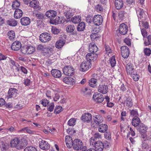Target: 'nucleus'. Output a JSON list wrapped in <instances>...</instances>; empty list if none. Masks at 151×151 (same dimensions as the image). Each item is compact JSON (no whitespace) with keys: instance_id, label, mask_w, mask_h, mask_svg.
I'll use <instances>...</instances> for the list:
<instances>
[{"instance_id":"1","label":"nucleus","mask_w":151,"mask_h":151,"mask_svg":"<svg viewBox=\"0 0 151 151\" xmlns=\"http://www.w3.org/2000/svg\"><path fill=\"white\" fill-rule=\"evenodd\" d=\"M98 55L97 54H91L90 53L87 54L86 56V58L87 59L86 61L82 62L80 66V70L84 72L88 70L91 68V63L90 61L94 62L98 58Z\"/></svg>"},{"instance_id":"2","label":"nucleus","mask_w":151,"mask_h":151,"mask_svg":"<svg viewBox=\"0 0 151 151\" xmlns=\"http://www.w3.org/2000/svg\"><path fill=\"white\" fill-rule=\"evenodd\" d=\"M11 145L12 147H15L18 149H22L24 146L23 144L21 143L19 139L17 138L11 141Z\"/></svg>"},{"instance_id":"3","label":"nucleus","mask_w":151,"mask_h":151,"mask_svg":"<svg viewBox=\"0 0 151 151\" xmlns=\"http://www.w3.org/2000/svg\"><path fill=\"white\" fill-rule=\"evenodd\" d=\"M64 74L68 76H72L74 75V69L70 65L65 66L63 68Z\"/></svg>"},{"instance_id":"4","label":"nucleus","mask_w":151,"mask_h":151,"mask_svg":"<svg viewBox=\"0 0 151 151\" xmlns=\"http://www.w3.org/2000/svg\"><path fill=\"white\" fill-rule=\"evenodd\" d=\"M73 147L75 150H81L83 147V143L82 141L78 139H75L73 142Z\"/></svg>"},{"instance_id":"5","label":"nucleus","mask_w":151,"mask_h":151,"mask_svg":"<svg viewBox=\"0 0 151 151\" xmlns=\"http://www.w3.org/2000/svg\"><path fill=\"white\" fill-rule=\"evenodd\" d=\"M39 39L42 42H46L51 40V37L48 33H43L40 35Z\"/></svg>"},{"instance_id":"6","label":"nucleus","mask_w":151,"mask_h":151,"mask_svg":"<svg viewBox=\"0 0 151 151\" xmlns=\"http://www.w3.org/2000/svg\"><path fill=\"white\" fill-rule=\"evenodd\" d=\"M93 99L96 103H100L104 100L103 95L98 92H95L93 96Z\"/></svg>"},{"instance_id":"7","label":"nucleus","mask_w":151,"mask_h":151,"mask_svg":"<svg viewBox=\"0 0 151 151\" xmlns=\"http://www.w3.org/2000/svg\"><path fill=\"white\" fill-rule=\"evenodd\" d=\"M92 21L93 23L96 26H99L102 23L103 17L100 15H96L93 17Z\"/></svg>"},{"instance_id":"8","label":"nucleus","mask_w":151,"mask_h":151,"mask_svg":"<svg viewBox=\"0 0 151 151\" xmlns=\"http://www.w3.org/2000/svg\"><path fill=\"white\" fill-rule=\"evenodd\" d=\"M122 55L124 58H127L129 55V51L128 48L125 46H122L121 48Z\"/></svg>"},{"instance_id":"9","label":"nucleus","mask_w":151,"mask_h":151,"mask_svg":"<svg viewBox=\"0 0 151 151\" xmlns=\"http://www.w3.org/2000/svg\"><path fill=\"white\" fill-rule=\"evenodd\" d=\"M128 30V27L124 23H122L120 25L119 31L120 34L122 35H125L127 33Z\"/></svg>"},{"instance_id":"10","label":"nucleus","mask_w":151,"mask_h":151,"mask_svg":"<svg viewBox=\"0 0 151 151\" xmlns=\"http://www.w3.org/2000/svg\"><path fill=\"white\" fill-rule=\"evenodd\" d=\"M81 119L83 121L89 123L92 120V115L90 113H85L82 115Z\"/></svg>"},{"instance_id":"11","label":"nucleus","mask_w":151,"mask_h":151,"mask_svg":"<svg viewBox=\"0 0 151 151\" xmlns=\"http://www.w3.org/2000/svg\"><path fill=\"white\" fill-rule=\"evenodd\" d=\"M108 86L107 85L101 84L99 86L98 90L99 92L105 94L108 92Z\"/></svg>"},{"instance_id":"12","label":"nucleus","mask_w":151,"mask_h":151,"mask_svg":"<svg viewBox=\"0 0 151 151\" xmlns=\"http://www.w3.org/2000/svg\"><path fill=\"white\" fill-rule=\"evenodd\" d=\"M39 146L41 149L43 150H47L49 149L50 145L47 141L42 140L39 142Z\"/></svg>"},{"instance_id":"13","label":"nucleus","mask_w":151,"mask_h":151,"mask_svg":"<svg viewBox=\"0 0 151 151\" xmlns=\"http://www.w3.org/2000/svg\"><path fill=\"white\" fill-rule=\"evenodd\" d=\"M137 130L139 133H145L146 132L147 129V126L143 123L140 124L136 128Z\"/></svg>"},{"instance_id":"14","label":"nucleus","mask_w":151,"mask_h":151,"mask_svg":"<svg viewBox=\"0 0 151 151\" xmlns=\"http://www.w3.org/2000/svg\"><path fill=\"white\" fill-rule=\"evenodd\" d=\"M18 90L15 88H10L7 97L8 98L15 97L17 95Z\"/></svg>"},{"instance_id":"15","label":"nucleus","mask_w":151,"mask_h":151,"mask_svg":"<svg viewBox=\"0 0 151 151\" xmlns=\"http://www.w3.org/2000/svg\"><path fill=\"white\" fill-rule=\"evenodd\" d=\"M133 65L131 63H128L126 66V70L128 74L132 75L135 72L134 69L133 68Z\"/></svg>"},{"instance_id":"16","label":"nucleus","mask_w":151,"mask_h":151,"mask_svg":"<svg viewBox=\"0 0 151 151\" xmlns=\"http://www.w3.org/2000/svg\"><path fill=\"white\" fill-rule=\"evenodd\" d=\"M29 6L37 10H40L41 8L39 6L38 2L37 0H33L29 3Z\"/></svg>"},{"instance_id":"17","label":"nucleus","mask_w":151,"mask_h":151,"mask_svg":"<svg viewBox=\"0 0 151 151\" xmlns=\"http://www.w3.org/2000/svg\"><path fill=\"white\" fill-rule=\"evenodd\" d=\"M95 144V149L96 151H102L104 148V144L101 141H97Z\"/></svg>"},{"instance_id":"18","label":"nucleus","mask_w":151,"mask_h":151,"mask_svg":"<svg viewBox=\"0 0 151 151\" xmlns=\"http://www.w3.org/2000/svg\"><path fill=\"white\" fill-rule=\"evenodd\" d=\"M21 47V44L18 41H16L14 42L11 47L12 50L15 51L19 50Z\"/></svg>"},{"instance_id":"19","label":"nucleus","mask_w":151,"mask_h":151,"mask_svg":"<svg viewBox=\"0 0 151 151\" xmlns=\"http://www.w3.org/2000/svg\"><path fill=\"white\" fill-rule=\"evenodd\" d=\"M53 50L52 47H49L46 46L45 47L43 51L42 52L44 55H48L53 53Z\"/></svg>"},{"instance_id":"20","label":"nucleus","mask_w":151,"mask_h":151,"mask_svg":"<svg viewBox=\"0 0 151 151\" xmlns=\"http://www.w3.org/2000/svg\"><path fill=\"white\" fill-rule=\"evenodd\" d=\"M136 12L139 18L142 19L145 16V12L143 9L137 7L136 9Z\"/></svg>"},{"instance_id":"21","label":"nucleus","mask_w":151,"mask_h":151,"mask_svg":"<svg viewBox=\"0 0 151 151\" xmlns=\"http://www.w3.org/2000/svg\"><path fill=\"white\" fill-rule=\"evenodd\" d=\"M89 51L91 53H93L91 54H94V53L96 52L98 50V48L95 43H91L89 45Z\"/></svg>"},{"instance_id":"22","label":"nucleus","mask_w":151,"mask_h":151,"mask_svg":"<svg viewBox=\"0 0 151 151\" xmlns=\"http://www.w3.org/2000/svg\"><path fill=\"white\" fill-rule=\"evenodd\" d=\"M93 120L96 124H99L102 123L103 121L102 117L99 115H97L93 116Z\"/></svg>"},{"instance_id":"23","label":"nucleus","mask_w":151,"mask_h":151,"mask_svg":"<svg viewBox=\"0 0 151 151\" xmlns=\"http://www.w3.org/2000/svg\"><path fill=\"white\" fill-rule=\"evenodd\" d=\"M51 72L52 75L54 77L58 78H60L61 76V72L59 70L52 69Z\"/></svg>"},{"instance_id":"24","label":"nucleus","mask_w":151,"mask_h":151,"mask_svg":"<svg viewBox=\"0 0 151 151\" xmlns=\"http://www.w3.org/2000/svg\"><path fill=\"white\" fill-rule=\"evenodd\" d=\"M108 126L105 124H101L99 125L98 127V130L101 133H104L107 130Z\"/></svg>"},{"instance_id":"25","label":"nucleus","mask_w":151,"mask_h":151,"mask_svg":"<svg viewBox=\"0 0 151 151\" xmlns=\"http://www.w3.org/2000/svg\"><path fill=\"white\" fill-rule=\"evenodd\" d=\"M141 121L138 117H133L132 120V125L136 128L140 124Z\"/></svg>"},{"instance_id":"26","label":"nucleus","mask_w":151,"mask_h":151,"mask_svg":"<svg viewBox=\"0 0 151 151\" xmlns=\"http://www.w3.org/2000/svg\"><path fill=\"white\" fill-rule=\"evenodd\" d=\"M45 15L49 18L54 17L57 15V12L53 10H48L46 12Z\"/></svg>"},{"instance_id":"27","label":"nucleus","mask_w":151,"mask_h":151,"mask_svg":"<svg viewBox=\"0 0 151 151\" xmlns=\"http://www.w3.org/2000/svg\"><path fill=\"white\" fill-rule=\"evenodd\" d=\"M21 22L22 25L27 26L30 24V19L29 17H24L21 19Z\"/></svg>"},{"instance_id":"28","label":"nucleus","mask_w":151,"mask_h":151,"mask_svg":"<svg viewBox=\"0 0 151 151\" xmlns=\"http://www.w3.org/2000/svg\"><path fill=\"white\" fill-rule=\"evenodd\" d=\"M123 5V2L122 0H115V6L117 9H121Z\"/></svg>"},{"instance_id":"29","label":"nucleus","mask_w":151,"mask_h":151,"mask_svg":"<svg viewBox=\"0 0 151 151\" xmlns=\"http://www.w3.org/2000/svg\"><path fill=\"white\" fill-rule=\"evenodd\" d=\"M22 11L20 9H16L14 12V16L15 18L19 19L21 18L22 15Z\"/></svg>"},{"instance_id":"30","label":"nucleus","mask_w":151,"mask_h":151,"mask_svg":"<svg viewBox=\"0 0 151 151\" xmlns=\"http://www.w3.org/2000/svg\"><path fill=\"white\" fill-rule=\"evenodd\" d=\"M63 81L68 84H73L74 83V80L70 77H66L64 78L63 80Z\"/></svg>"},{"instance_id":"31","label":"nucleus","mask_w":151,"mask_h":151,"mask_svg":"<svg viewBox=\"0 0 151 151\" xmlns=\"http://www.w3.org/2000/svg\"><path fill=\"white\" fill-rule=\"evenodd\" d=\"M64 41L60 39L57 41L55 43V46L56 48L60 49L62 48L64 45Z\"/></svg>"},{"instance_id":"32","label":"nucleus","mask_w":151,"mask_h":151,"mask_svg":"<svg viewBox=\"0 0 151 151\" xmlns=\"http://www.w3.org/2000/svg\"><path fill=\"white\" fill-rule=\"evenodd\" d=\"M81 20V17L80 16H75L71 19L72 22L74 24L80 22Z\"/></svg>"},{"instance_id":"33","label":"nucleus","mask_w":151,"mask_h":151,"mask_svg":"<svg viewBox=\"0 0 151 151\" xmlns=\"http://www.w3.org/2000/svg\"><path fill=\"white\" fill-rule=\"evenodd\" d=\"M86 27L85 23L84 22H81L79 23L77 26V30L78 31H83Z\"/></svg>"},{"instance_id":"34","label":"nucleus","mask_w":151,"mask_h":151,"mask_svg":"<svg viewBox=\"0 0 151 151\" xmlns=\"http://www.w3.org/2000/svg\"><path fill=\"white\" fill-rule=\"evenodd\" d=\"M125 102L126 105L129 107H131L133 105L132 100L130 98H127Z\"/></svg>"},{"instance_id":"35","label":"nucleus","mask_w":151,"mask_h":151,"mask_svg":"<svg viewBox=\"0 0 151 151\" xmlns=\"http://www.w3.org/2000/svg\"><path fill=\"white\" fill-rule=\"evenodd\" d=\"M97 80L94 78L91 79L89 80V85L91 87H95L96 86V82Z\"/></svg>"},{"instance_id":"36","label":"nucleus","mask_w":151,"mask_h":151,"mask_svg":"<svg viewBox=\"0 0 151 151\" xmlns=\"http://www.w3.org/2000/svg\"><path fill=\"white\" fill-rule=\"evenodd\" d=\"M130 115L131 116L135 117H138L139 114L137 111L136 110L133 109L129 110Z\"/></svg>"},{"instance_id":"37","label":"nucleus","mask_w":151,"mask_h":151,"mask_svg":"<svg viewBox=\"0 0 151 151\" xmlns=\"http://www.w3.org/2000/svg\"><path fill=\"white\" fill-rule=\"evenodd\" d=\"M17 21L14 19H10L7 21L8 24L11 26H15L17 24Z\"/></svg>"},{"instance_id":"38","label":"nucleus","mask_w":151,"mask_h":151,"mask_svg":"<svg viewBox=\"0 0 151 151\" xmlns=\"http://www.w3.org/2000/svg\"><path fill=\"white\" fill-rule=\"evenodd\" d=\"M8 36L10 40H13L15 38V34L14 31L12 30L9 31L8 33Z\"/></svg>"},{"instance_id":"39","label":"nucleus","mask_w":151,"mask_h":151,"mask_svg":"<svg viewBox=\"0 0 151 151\" xmlns=\"http://www.w3.org/2000/svg\"><path fill=\"white\" fill-rule=\"evenodd\" d=\"M144 45L145 46L151 45V35H150L147 37V40L144 42Z\"/></svg>"},{"instance_id":"40","label":"nucleus","mask_w":151,"mask_h":151,"mask_svg":"<svg viewBox=\"0 0 151 151\" xmlns=\"http://www.w3.org/2000/svg\"><path fill=\"white\" fill-rule=\"evenodd\" d=\"M75 29L74 25H70L68 26L66 28V30L67 32H73Z\"/></svg>"},{"instance_id":"41","label":"nucleus","mask_w":151,"mask_h":151,"mask_svg":"<svg viewBox=\"0 0 151 151\" xmlns=\"http://www.w3.org/2000/svg\"><path fill=\"white\" fill-rule=\"evenodd\" d=\"M35 51V48L32 46H27V54H32Z\"/></svg>"},{"instance_id":"42","label":"nucleus","mask_w":151,"mask_h":151,"mask_svg":"<svg viewBox=\"0 0 151 151\" xmlns=\"http://www.w3.org/2000/svg\"><path fill=\"white\" fill-rule=\"evenodd\" d=\"M20 3L18 1H14L12 5V9H18V8L20 6Z\"/></svg>"},{"instance_id":"43","label":"nucleus","mask_w":151,"mask_h":151,"mask_svg":"<svg viewBox=\"0 0 151 151\" xmlns=\"http://www.w3.org/2000/svg\"><path fill=\"white\" fill-rule=\"evenodd\" d=\"M126 15V13L123 11L120 12L118 14V17L121 20L123 19Z\"/></svg>"},{"instance_id":"44","label":"nucleus","mask_w":151,"mask_h":151,"mask_svg":"<svg viewBox=\"0 0 151 151\" xmlns=\"http://www.w3.org/2000/svg\"><path fill=\"white\" fill-rule=\"evenodd\" d=\"M76 119L75 118L70 119L68 122V124L70 126H73L76 124Z\"/></svg>"},{"instance_id":"45","label":"nucleus","mask_w":151,"mask_h":151,"mask_svg":"<svg viewBox=\"0 0 151 151\" xmlns=\"http://www.w3.org/2000/svg\"><path fill=\"white\" fill-rule=\"evenodd\" d=\"M62 111V107L60 106H56L54 110V113L56 114L59 113Z\"/></svg>"},{"instance_id":"46","label":"nucleus","mask_w":151,"mask_h":151,"mask_svg":"<svg viewBox=\"0 0 151 151\" xmlns=\"http://www.w3.org/2000/svg\"><path fill=\"white\" fill-rule=\"evenodd\" d=\"M64 14L66 18L69 19L70 18L73 16L72 13L70 11H67L64 12Z\"/></svg>"},{"instance_id":"47","label":"nucleus","mask_w":151,"mask_h":151,"mask_svg":"<svg viewBox=\"0 0 151 151\" xmlns=\"http://www.w3.org/2000/svg\"><path fill=\"white\" fill-rule=\"evenodd\" d=\"M54 22L53 24H55V25L63 23L62 19L59 17H56L54 20Z\"/></svg>"},{"instance_id":"48","label":"nucleus","mask_w":151,"mask_h":151,"mask_svg":"<svg viewBox=\"0 0 151 151\" xmlns=\"http://www.w3.org/2000/svg\"><path fill=\"white\" fill-rule=\"evenodd\" d=\"M52 33L55 35L58 34L60 32L61 30L59 29L56 27H52L51 29Z\"/></svg>"},{"instance_id":"49","label":"nucleus","mask_w":151,"mask_h":151,"mask_svg":"<svg viewBox=\"0 0 151 151\" xmlns=\"http://www.w3.org/2000/svg\"><path fill=\"white\" fill-rule=\"evenodd\" d=\"M24 151H37L36 148L32 146H29L26 147Z\"/></svg>"},{"instance_id":"50","label":"nucleus","mask_w":151,"mask_h":151,"mask_svg":"<svg viewBox=\"0 0 151 151\" xmlns=\"http://www.w3.org/2000/svg\"><path fill=\"white\" fill-rule=\"evenodd\" d=\"M40 102L41 104L45 107L47 106L49 104V101L46 99H42L40 101Z\"/></svg>"},{"instance_id":"51","label":"nucleus","mask_w":151,"mask_h":151,"mask_svg":"<svg viewBox=\"0 0 151 151\" xmlns=\"http://www.w3.org/2000/svg\"><path fill=\"white\" fill-rule=\"evenodd\" d=\"M110 64L111 66L112 67H114L116 64V61L115 58V57L113 56L110 60Z\"/></svg>"},{"instance_id":"52","label":"nucleus","mask_w":151,"mask_h":151,"mask_svg":"<svg viewBox=\"0 0 151 151\" xmlns=\"http://www.w3.org/2000/svg\"><path fill=\"white\" fill-rule=\"evenodd\" d=\"M144 52L146 55L149 56L151 54V50L150 48H146L144 49Z\"/></svg>"},{"instance_id":"53","label":"nucleus","mask_w":151,"mask_h":151,"mask_svg":"<svg viewBox=\"0 0 151 151\" xmlns=\"http://www.w3.org/2000/svg\"><path fill=\"white\" fill-rule=\"evenodd\" d=\"M95 9L97 12H101L103 11V8L101 5L98 4L95 6Z\"/></svg>"},{"instance_id":"54","label":"nucleus","mask_w":151,"mask_h":151,"mask_svg":"<svg viewBox=\"0 0 151 151\" xmlns=\"http://www.w3.org/2000/svg\"><path fill=\"white\" fill-rule=\"evenodd\" d=\"M131 75L132 76V78L134 81H137L139 79V76L137 74L135 71Z\"/></svg>"},{"instance_id":"55","label":"nucleus","mask_w":151,"mask_h":151,"mask_svg":"<svg viewBox=\"0 0 151 151\" xmlns=\"http://www.w3.org/2000/svg\"><path fill=\"white\" fill-rule=\"evenodd\" d=\"M105 133L104 134L105 138L107 139H111V134L110 132L108 131L105 132Z\"/></svg>"},{"instance_id":"56","label":"nucleus","mask_w":151,"mask_h":151,"mask_svg":"<svg viewBox=\"0 0 151 151\" xmlns=\"http://www.w3.org/2000/svg\"><path fill=\"white\" fill-rule=\"evenodd\" d=\"M73 141L72 140V139L70 136L67 135L65 137V142L70 143L73 142Z\"/></svg>"},{"instance_id":"57","label":"nucleus","mask_w":151,"mask_h":151,"mask_svg":"<svg viewBox=\"0 0 151 151\" xmlns=\"http://www.w3.org/2000/svg\"><path fill=\"white\" fill-rule=\"evenodd\" d=\"M93 17L90 15H88L86 18V21L88 23H91V22H93Z\"/></svg>"},{"instance_id":"58","label":"nucleus","mask_w":151,"mask_h":151,"mask_svg":"<svg viewBox=\"0 0 151 151\" xmlns=\"http://www.w3.org/2000/svg\"><path fill=\"white\" fill-rule=\"evenodd\" d=\"M21 51L23 54H27V46H25L22 47L21 48Z\"/></svg>"},{"instance_id":"59","label":"nucleus","mask_w":151,"mask_h":151,"mask_svg":"<svg viewBox=\"0 0 151 151\" xmlns=\"http://www.w3.org/2000/svg\"><path fill=\"white\" fill-rule=\"evenodd\" d=\"M142 137L145 140H149L151 141V137H149L147 134H142Z\"/></svg>"},{"instance_id":"60","label":"nucleus","mask_w":151,"mask_h":151,"mask_svg":"<svg viewBox=\"0 0 151 151\" xmlns=\"http://www.w3.org/2000/svg\"><path fill=\"white\" fill-rule=\"evenodd\" d=\"M54 105L53 103H51L49 105V107L47 108L48 111H53L54 108Z\"/></svg>"},{"instance_id":"61","label":"nucleus","mask_w":151,"mask_h":151,"mask_svg":"<svg viewBox=\"0 0 151 151\" xmlns=\"http://www.w3.org/2000/svg\"><path fill=\"white\" fill-rule=\"evenodd\" d=\"M45 47V46L42 45L41 44H40L37 46V50L41 51L42 52L43 50L44 49Z\"/></svg>"},{"instance_id":"62","label":"nucleus","mask_w":151,"mask_h":151,"mask_svg":"<svg viewBox=\"0 0 151 151\" xmlns=\"http://www.w3.org/2000/svg\"><path fill=\"white\" fill-rule=\"evenodd\" d=\"M126 112L125 111H122L121 113V120L124 121L125 119V117L126 116Z\"/></svg>"},{"instance_id":"63","label":"nucleus","mask_w":151,"mask_h":151,"mask_svg":"<svg viewBox=\"0 0 151 151\" xmlns=\"http://www.w3.org/2000/svg\"><path fill=\"white\" fill-rule=\"evenodd\" d=\"M97 142L95 140V139L93 137H91L89 140V142L91 145H92L95 146V144L96 142Z\"/></svg>"},{"instance_id":"64","label":"nucleus","mask_w":151,"mask_h":151,"mask_svg":"<svg viewBox=\"0 0 151 151\" xmlns=\"http://www.w3.org/2000/svg\"><path fill=\"white\" fill-rule=\"evenodd\" d=\"M18 70H20L24 74L27 73V70L25 68L22 66H20Z\"/></svg>"}]
</instances>
